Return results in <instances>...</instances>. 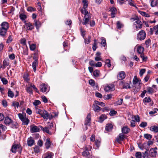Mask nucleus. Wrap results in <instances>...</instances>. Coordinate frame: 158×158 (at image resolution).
<instances>
[{
	"label": "nucleus",
	"mask_w": 158,
	"mask_h": 158,
	"mask_svg": "<svg viewBox=\"0 0 158 158\" xmlns=\"http://www.w3.org/2000/svg\"><path fill=\"white\" fill-rule=\"evenodd\" d=\"M144 50V48L141 46H139L137 48V52L140 55V56L142 58L143 61H146L147 58L146 56H144L143 53Z\"/></svg>",
	"instance_id": "obj_1"
},
{
	"label": "nucleus",
	"mask_w": 158,
	"mask_h": 158,
	"mask_svg": "<svg viewBox=\"0 0 158 158\" xmlns=\"http://www.w3.org/2000/svg\"><path fill=\"white\" fill-rule=\"evenodd\" d=\"M91 18V16L90 14H88L87 15H84L83 20L82 24L85 25L86 27H88Z\"/></svg>",
	"instance_id": "obj_2"
},
{
	"label": "nucleus",
	"mask_w": 158,
	"mask_h": 158,
	"mask_svg": "<svg viewBox=\"0 0 158 158\" xmlns=\"http://www.w3.org/2000/svg\"><path fill=\"white\" fill-rule=\"evenodd\" d=\"M146 35L145 31L143 30L140 31L137 35V39L142 40H144Z\"/></svg>",
	"instance_id": "obj_3"
},
{
	"label": "nucleus",
	"mask_w": 158,
	"mask_h": 158,
	"mask_svg": "<svg viewBox=\"0 0 158 158\" xmlns=\"http://www.w3.org/2000/svg\"><path fill=\"white\" fill-rule=\"evenodd\" d=\"M134 25L135 27L136 30L138 31L142 28L143 24L140 20H137L134 23Z\"/></svg>",
	"instance_id": "obj_4"
},
{
	"label": "nucleus",
	"mask_w": 158,
	"mask_h": 158,
	"mask_svg": "<svg viewBox=\"0 0 158 158\" xmlns=\"http://www.w3.org/2000/svg\"><path fill=\"white\" fill-rule=\"evenodd\" d=\"M53 125V124L52 123H51L50 125V127H45L44 128L41 126H39V127L41 128V129L43 130L44 132H45L51 135V133L49 131V129H51Z\"/></svg>",
	"instance_id": "obj_5"
},
{
	"label": "nucleus",
	"mask_w": 158,
	"mask_h": 158,
	"mask_svg": "<svg viewBox=\"0 0 158 158\" xmlns=\"http://www.w3.org/2000/svg\"><path fill=\"white\" fill-rule=\"evenodd\" d=\"M157 148L156 147L151 148L150 150V156L153 157H156L157 152Z\"/></svg>",
	"instance_id": "obj_6"
},
{
	"label": "nucleus",
	"mask_w": 158,
	"mask_h": 158,
	"mask_svg": "<svg viewBox=\"0 0 158 158\" xmlns=\"http://www.w3.org/2000/svg\"><path fill=\"white\" fill-rule=\"evenodd\" d=\"M41 91L43 92H48L49 90L48 86L45 84H42L40 86Z\"/></svg>",
	"instance_id": "obj_7"
},
{
	"label": "nucleus",
	"mask_w": 158,
	"mask_h": 158,
	"mask_svg": "<svg viewBox=\"0 0 158 158\" xmlns=\"http://www.w3.org/2000/svg\"><path fill=\"white\" fill-rule=\"evenodd\" d=\"M115 88L114 84H109L104 88V90L106 91H112L115 89Z\"/></svg>",
	"instance_id": "obj_8"
},
{
	"label": "nucleus",
	"mask_w": 158,
	"mask_h": 158,
	"mask_svg": "<svg viewBox=\"0 0 158 158\" xmlns=\"http://www.w3.org/2000/svg\"><path fill=\"white\" fill-rule=\"evenodd\" d=\"M44 119L47 120L49 118V114L48 112L45 110H43L42 113L40 114Z\"/></svg>",
	"instance_id": "obj_9"
},
{
	"label": "nucleus",
	"mask_w": 158,
	"mask_h": 158,
	"mask_svg": "<svg viewBox=\"0 0 158 158\" xmlns=\"http://www.w3.org/2000/svg\"><path fill=\"white\" fill-rule=\"evenodd\" d=\"M91 116L90 114H88L86 120L85 121L84 124L85 126H89L91 123Z\"/></svg>",
	"instance_id": "obj_10"
},
{
	"label": "nucleus",
	"mask_w": 158,
	"mask_h": 158,
	"mask_svg": "<svg viewBox=\"0 0 158 158\" xmlns=\"http://www.w3.org/2000/svg\"><path fill=\"white\" fill-rule=\"evenodd\" d=\"M126 77V74L124 72H119L117 76V77L119 80H122L124 79Z\"/></svg>",
	"instance_id": "obj_11"
},
{
	"label": "nucleus",
	"mask_w": 158,
	"mask_h": 158,
	"mask_svg": "<svg viewBox=\"0 0 158 158\" xmlns=\"http://www.w3.org/2000/svg\"><path fill=\"white\" fill-rule=\"evenodd\" d=\"M124 138V135L123 133L119 134L118 136L116 138V141L119 143H121V141H123Z\"/></svg>",
	"instance_id": "obj_12"
},
{
	"label": "nucleus",
	"mask_w": 158,
	"mask_h": 158,
	"mask_svg": "<svg viewBox=\"0 0 158 158\" xmlns=\"http://www.w3.org/2000/svg\"><path fill=\"white\" fill-rule=\"evenodd\" d=\"M38 127L36 126H31L30 127V131L31 133L36 132L39 131Z\"/></svg>",
	"instance_id": "obj_13"
},
{
	"label": "nucleus",
	"mask_w": 158,
	"mask_h": 158,
	"mask_svg": "<svg viewBox=\"0 0 158 158\" xmlns=\"http://www.w3.org/2000/svg\"><path fill=\"white\" fill-rule=\"evenodd\" d=\"M1 28L6 29L7 30L9 27V25L8 23L6 22H2L1 25Z\"/></svg>",
	"instance_id": "obj_14"
},
{
	"label": "nucleus",
	"mask_w": 158,
	"mask_h": 158,
	"mask_svg": "<svg viewBox=\"0 0 158 158\" xmlns=\"http://www.w3.org/2000/svg\"><path fill=\"white\" fill-rule=\"evenodd\" d=\"M135 156L137 158H145V156L144 153H141L140 152H137L135 154Z\"/></svg>",
	"instance_id": "obj_15"
},
{
	"label": "nucleus",
	"mask_w": 158,
	"mask_h": 158,
	"mask_svg": "<svg viewBox=\"0 0 158 158\" xmlns=\"http://www.w3.org/2000/svg\"><path fill=\"white\" fill-rule=\"evenodd\" d=\"M25 26L27 30H31L33 28V25L29 22L25 23Z\"/></svg>",
	"instance_id": "obj_16"
},
{
	"label": "nucleus",
	"mask_w": 158,
	"mask_h": 158,
	"mask_svg": "<svg viewBox=\"0 0 158 158\" xmlns=\"http://www.w3.org/2000/svg\"><path fill=\"white\" fill-rule=\"evenodd\" d=\"M53 154L50 152H48L45 153L44 155V158H52V157L53 156Z\"/></svg>",
	"instance_id": "obj_17"
},
{
	"label": "nucleus",
	"mask_w": 158,
	"mask_h": 158,
	"mask_svg": "<svg viewBox=\"0 0 158 158\" xmlns=\"http://www.w3.org/2000/svg\"><path fill=\"white\" fill-rule=\"evenodd\" d=\"M133 83L134 84H140L141 83V81L138 78L137 76H135L133 81Z\"/></svg>",
	"instance_id": "obj_18"
},
{
	"label": "nucleus",
	"mask_w": 158,
	"mask_h": 158,
	"mask_svg": "<svg viewBox=\"0 0 158 158\" xmlns=\"http://www.w3.org/2000/svg\"><path fill=\"white\" fill-rule=\"evenodd\" d=\"M93 110L95 112H98L102 110V108L95 104L93 105Z\"/></svg>",
	"instance_id": "obj_19"
},
{
	"label": "nucleus",
	"mask_w": 158,
	"mask_h": 158,
	"mask_svg": "<svg viewBox=\"0 0 158 158\" xmlns=\"http://www.w3.org/2000/svg\"><path fill=\"white\" fill-rule=\"evenodd\" d=\"M12 120L9 117L7 116L5 118L4 120V123L6 125H9L12 122Z\"/></svg>",
	"instance_id": "obj_20"
},
{
	"label": "nucleus",
	"mask_w": 158,
	"mask_h": 158,
	"mask_svg": "<svg viewBox=\"0 0 158 158\" xmlns=\"http://www.w3.org/2000/svg\"><path fill=\"white\" fill-rule=\"evenodd\" d=\"M35 142L34 140L31 137L29 138L27 140V143L29 146H31Z\"/></svg>",
	"instance_id": "obj_21"
},
{
	"label": "nucleus",
	"mask_w": 158,
	"mask_h": 158,
	"mask_svg": "<svg viewBox=\"0 0 158 158\" xmlns=\"http://www.w3.org/2000/svg\"><path fill=\"white\" fill-rule=\"evenodd\" d=\"M9 60H8L5 59L3 62V65H1V68L2 69H5L6 66H8L9 64Z\"/></svg>",
	"instance_id": "obj_22"
},
{
	"label": "nucleus",
	"mask_w": 158,
	"mask_h": 158,
	"mask_svg": "<svg viewBox=\"0 0 158 158\" xmlns=\"http://www.w3.org/2000/svg\"><path fill=\"white\" fill-rule=\"evenodd\" d=\"M101 53L99 52H97L96 54V57L95 58V60L96 61H98L102 60V58L100 56Z\"/></svg>",
	"instance_id": "obj_23"
},
{
	"label": "nucleus",
	"mask_w": 158,
	"mask_h": 158,
	"mask_svg": "<svg viewBox=\"0 0 158 158\" xmlns=\"http://www.w3.org/2000/svg\"><path fill=\"white\" fill-rule=\"evenodd\" d=\"M110 11L111 12V15L112 18L115 17V15L116 11V9L114 7L111 8L110 10Z\"/></svg>",
	"instance_id": "obj_24"
},
{
	"label": "nucleus",
	"mask_w": 158,
	"mask_h": 158,
	"mask_svg": "<svg viewBox=\"0 0 158 158\" xmlns=\"http://www.w3.org/2000/svg\"><path fill=\"white\" fill-rule=\"evenodd\" d=\"M7 30L6 29L0 28V35L3 37L5 36Z\"/></svg>",
	"instance_id": "obj_25"
},
{
	"label": "nucleus",
	"mask_w": 158,
	"mask_h": 158,
	"mask_svg": "<svg viewBox=\"0 0 158 158\" xmlns=\"http://www.w3.org/2000/svg\"><path fill=\"white\" fill-rule=\"evenodd\" d=\"M130 130V129L127 127H124L122 128V132L127 134L129 132Z\"/></svg>",
	"instance_id": "obj_26"
},
{
	"label": "nucleus",
	"mask_w": 158,
	"mask_h": 158,
	"mask_svg": "<svg viewBox=\"0 0 158 158\" xmlns=\"http://www.w3.org/2000/svg\"><path fill=\"white\" fill-rule=\"evenodd\" d=\"M138 12L143 16H145L146 17H150V15L148 13H147L144 11L139 10Z\"/></svg>",
	"instance_id": "obj_27"
},
{
	"label": "nucleus",
	"mask_w": 158,
	"mask_h": 158,
	"mask_svg": "<svg viewBox=\"0 0 158 158\" xmlns=\"http://www.w3.org/2000/svg\"><path fill=\"white\" fill-rule=\"evenodd\" d=\"M19 145H18L15 144L13 145L11 149V151L13 153H15L16 152V150L17 148H18Z\"/></svg>",
	"instance_id": "obj_28"
},
{
	"label": "nucleus",
	"mask_w": 158,
	"mask_h": 158,
	"mask_svg": "<svg viewBox=\"0 0 158 158\" xmlns=\"http://www.w3.org/2000/svg\"><path fill=\"white\" fill-rule=\"evenodd\" d=\"M113 128V125L111 124H107L106 127V130L108 131H110Z\"/></svg>",
	"instance_id": "obj_29"
},
{
	"label": "nucleus",
	"mask_w": 158,
	"mask_h": 158,
	"mask_svg": "<svg viewBox=\"0 0 158 158\" xmlns=\"http://www.w3.org/2000/svg\"><path fill=\"white\" fill-rule=\"evenodd\" d=\"M131 83V82L130 81L126 82L123 84V88L126 89L130 88L131 87L129 84Z\"/></svg>",
	"instance_id": "obj_30"
},
{
	"label": "nucleus",
	"mask_w": 158,
	"mask_h": 158,
	"mask_svg": "<svg viewBox=\"0 0 158 158\" xmlns=\"http://www.w3.org/2000/svg\"><path fill=\"white\" fill-rule=\"evenodd\" d=\"M38 65V62H33L32 63V67L34 71L35 72L36 69V67Z\"/></svg>",
	"instance_id": "obj_31"
},
{
	"label": "nucleus",
	"mask_w": 158,
	"mask_h": 158,
	"mask_svg": "<svg viewBox=\"0 0 158 158\" xmlns=\"http://www.w3.org/2000/svg\"><path fill=\"white\" fill-rule=\"evenodd\" d=\"M150 130L156 133L158 132V127L155 126H152L150 127Z\"/></svg>",
	"instance_id": "obj_32"
},
{
	"label": "nucleus",
	"mask_w": 158,
	"mask_h": 158,
	"mask_svg": "<svg viewBox=\"0 0 158 158\" xmlns=\"http://www.w3.org/2000/svg\"><path fill=\"white\" fill-rule=\"evenodd\" d=\"M35 25L37 29H38L41 26V23L39 21L35 20L34 21Z\"/></svg>",
	"instance_id": "obj_33"
},
{
	"label": "nucleus",
	"mask_w": 158,
	"mask_h": 158,
	"mask_svg": "<svg viewBox=\"0 0 158 158\" xmlns=\"http://www.w3.org/2000/svg\"><path fill=\"white\" fill-rule=\"evenodd\" d=\"M107 118L105 114H102L99 118V122H102Z\"/></svg>",
	"instance_id": "obj_34"
},
{
	"label": "nucleus",
	"mask_w": 158,
	"mask_h": 158,
	"mask_svg": "<svg viewBox=\"0 0 158 158\" xmlns=\"http://www.w3.org/2000/svg\"><path fill=\"white\" fill-rule=\"evenodd\" d=\"M116 26L118 29L120 30L123 27V25L120 21H118L116 23Z\"/></svg>",
	"instance_id": "obj_35"
},
{
	"label": "nucleus",
	"mask_w": 158,
	"mask_h": 158,
	"mask_svg": "<svg viewBox=\"0 0 158 158\" xmlns=\"http://www.w3.org/2000/svg\"><path fill=\"white\" fill-rule=\"evenodd\" d=\"M158 3V0H152L151 3V6L152 7L156 6Z\"/></svg>",
	"instance_id": "obj_36"
},
{
	"label": "nucleus",
	"mask_w": 158,
	"mask_h": 158,
	"mask_svg": "<svg viewBox=\"0 0 158 158\" xmlns=\"http://www.w3.org/2000/svg\"><path fill=\"white\" fill-rule=\"evenodd\" d=\"M87 8H84V7L83 8L81 9V13L85 15H87L88 14H89L88 11H87Z\"/></svg>",
	"instance_id": "obj_37"
},
{
	"label": "nucleus",
	"mask_w": 158,
	"mask_h": 158,
	"mask_svg": "<svg viewBox=\"0 0 158 158\" xmlns=\"http://www.w3.org/2000/svg\"><path fill=\"white\" fill-rule=\"evenodd\" d=\"M128 4L131 6L135 7L136 4L135 3L134 1L132 0H127Z\"/></svg>",
	"instance_id": "obj_38"
},
{
	"label": "nucleus",
	"mask_w": 158,
	"mask_h": 158,
	"mask_svg": "<svg viewBox=\"0 0 158 158\" xmlns=\"http://www.w3.org/2000/svg\"><path fill=\"white\" fill-rule=\"evenodd\" d=\"M45 145L46 148L48 149L50 147L51 145V142L49 139H46V142L45 143Z\"/></svg>",
	"instance_id": "obj_39"
},
{
	"label": "nucleus",
	"mask_w": 158,
	"mask_h": 158,
	"mask_svg": "<svg viewBox=\"0 0 158 158\" xmlns=\"http://www.w3.org/2000/svg\"><path fill=\"white\" fill-rule=\"evenodd\" d=\"M95 103L96 104L98 105H99L101 106L104 107L105 106V104L104 103L101 102H98L97 101H95Z\"/></svg>",
	"instance_id": "obj_40"
},
{
	"label": "nucleus",
	"mask_w": 158,
	"mask_h": 158,
	"mask_svg": "<svg viewBox=\"0 0 158 158\" xmlns=\"http://www.w3.org/2000/svg\"><path fill=\"white\" fill-rule=\"evenodd\" d=\"M22 121L23 122V124L27 125L29 122V120L27 118L25 117L24 118V120H23Z\"/></svg>",
	"instance_id": "obj_41"
},
{
	"label": "nucleus",
	"mask_w": 158,
	"mask_h": 158,
	"mask_svg": "<svg viewBox=\"0 0 158 158\" xmlns=\"http://www.w3.org/2000/svg\"><path fill=\"white\" fill-rule=\"evenodd\" d=\"M101 39L102 40V41L101 42V44L103 47H105L106 44V40L105 38H103V37H102L101 38Z\"/></svg>",
	"instance_id": "obj_42"
},
{
	"label": "nucleus",
	"mask_w": 158,
	"mask_h": 158,
	"mask_svg": "<svg viewBox=\"0 0 158 158\" xmlns=\"http://www.w3.org/2000/svg\"><path fill=\"white\" fill-rule=\"evenodd\" d=\"M97 40H94V43L93 45L92 48L94 51H95L96 50L97 48Z\"/></svg>",
	"instance_id": "obj_43"
},
{
	"label": "nucleus",
	"mask_w": 158,
	"mask_h": 158,
	"mask_svg": "<svg viewBox=\"0 0 158 158\" xmlns=\"http://www.w3.org/2000/svg\"><path fill=\"white\" fill-rule=\"evenodd\" d=\"M147 92L149 94H152L154 92V89L151 87H148L147 88Z\"/></svg>",
	"instance_id": "obj_44"
},
{
	"label": "nucleus",
	"mask_w": 158,
	"mask_h": 158,
	"mask_svg": "<svg viewBox=\"0 0 158 158\" xmlns=\"http://www.w3.org/2000/svg\"><path fill=\"white\" fill-rule=\"evenodd\" d=\"M82 2L83 3L84 8H87L88 6V2L86 0H82Z\"/></svg>",
	"instance_id": "obj_45"
},
{
	"label": "nucleus",
	"mask_w": 158,
	"mask_h": 158,
	"mask_svg": "<svg viewBox=\"0 0 158 158\" xmlns=\"http://www.w3.org/2000/svg\"><path fill=\"white\" fill-rule=\"evenodd\" d=\"M100 71L98 70H96L93 72L94 76L96 77H98L99 76Z\"/></svg>",
	"instance_id": "obj_46"
},
{
	"label": "nucleus",
	"mask_w": 158,
	"mask_h": 158,
	"mask_svg": "<svg viewBox=\"0 0 158 158\" xmlns=\"http://www.w3.org/2000/svg\"><path fill=\"white\" fill-rule=\"evenodd\" d=\"M19 18L22 20H23L26 19L27 16L24 14L21 13L19 15Z\"/></svg>",
	"instance_id": "obj_47"
},
{
	"label": "nucleus",
	"mask_w": 158,
	"mask_h": 158,
	"mask_svg": "<svg viewBox=\"0 0 158 158\" xmlns=\"http://www.w3.org/2000/svg\"><path fill=\"white\" fill-rule=\"evenodd\" d=\"M8 97L11 98H12L14 97V94L12 92L11 90L10 89H8Z\"/></svg>",
	"instance_id": "obj_48"
},
{
	"label": "nucleus",
	"mask_w": 158,
	"mask_h": 158,
	"mask_svg": "<svg viewBox=\"0 0 158 158\" xmlns=\"http://www.w3.org/2000/svg\"><path fill=\"white\" fill-rule=\"evenodd\" d=\"M112 95L111 94H107L104 96V98L105 100H109L111 99L112 98Z\"/></svg>",
	"instance_id": "obj_49"
},
{
	"label": "nucleus",
	"mask_w": 158,
	"mask_h": 158,
	"mask_svg": "<svg viewBox=\"0 0 158 158\" xmlns=\"http://www.w3.org/2000/svg\"><path fill=\"white\" fill-rule=\"evenodd\" d=\"M11 127L13 128H16L18 127V123L15 122H13L11 123Z\"/></svg>",
	"instance_id": "obj_50"
},
{
	"label": "nucleus",
	"mask_w": 158,
	"mask_h": 158,
	"mask_svg": "<svg viewBox=\"0 0 158 158\" xmlns=\"http://www.w3.org/2000/svg\"><path fill=\"white\" fill-rule=\"evenodd\" d=\"M26 90L27 92L29 93L30 94H32L33 93L32 90L30 86L27 88Z\"/></svg>",
	"instance_id": "obj_51"
},
{
	"label": "nucleus",
	"mask_w": 158,
	"mask_h": 158,
	"mask_svg": "<svg viewBox=\"0 0 158 158\" xmlns=\"http://www.w3.org/2000/svg\"><path fill=\"white\" fill-rule=\"evenodd\" d=\"M19 106V103L17 102H13L12 103V106H14L15 107L18 108Z\"/></svg>",
	"instance_id": "obj_52"
},
{
	"label": "nucleus",
	"mask_w": 158,
	"mask_h": 158,
	"mask_svg": "<svg viewBox=\"0 0 158 158\" xmlns=\"http://www.w3.org/2000/svg\"><path fill=\"white\" fill-rule=\"evenodd\" d=\"M28 75L27 73H25L23 75V78L25 81H28L29 79L28 78Z\"/></svg>",
	"instance_id": "obj_53"
},
{
	"label": "nucleus",
	"mask_w": 158,
	"mask_h": 158,
	"mask_svg": "<svg viewBox=\"0 0 158 158\" xmlns=\"http://www.w3.org/2000/svg\"><path fill=\"white\" fill-rule=\"evenodd\" d=\"M91 38L90 36H88L87 38L85 39V44H88L90 42V40Z\"/></svg>",
	"instance_id": "obj_54"
},
{
	"label": "nucleus",
	"mask_w": 158,
	"mask_h": 158,
	"mask_svg": "<svg viewBox=\"0 0 158 158\" xmlns=\"http://www.w3.org/2000/svg\"><path fill=\"white\" fill-rule=\"evenodd\" d=\"M89 151H85L82 152V155L84 156L87 157L89 155Z\"/></svg>",
	"instance_id": "obj_55"
},
{
	"label": "nucleus",
	"mask_w": 158,
	"mask_h": 158,
	"mask_svg": "<svg viewBox=\"0 0 158 158\" xmlns=\"http://www.w3.org/2000/svg\"><path fill=\"white\" fill-rule=\"evenodd\" d=\"M105 64H107L108 68L110 67L111 66L110 64V60L109 59H106V60Z\"/></svg>",
	"instance_id": "obj_56"
},
{
	"label": "nucleus",
	"mask_w": 158,
	"mask_h": 158,
	"mask_svg": "<svg viewBox=\"0 0 158 158\" xmlns=\"http://www.w3.org/2000/svg\"><path fill=\"white\" fill-rule=\"evenodd\" d=\"M144 137L148 139H150L152 138V135H151L145 134L144 135Z\"/></svg>",
	"instance_id": "obj_57"
},
{
	"label": "nucleus",
	"mask_w": 158,
	"mask_h": 158,
	"mask_svg": "<svg viewBox=\"0 0 158 158\" xmlns=\"http://www.w3.org/2000/svg\"><path fill=\"white\" fill-rule=\"evenodd\" d=\"M18 116H19V118L22 121L23 120H24V118H25L26 117H25L24 116L23 114H21V113H19L18 114Z\"/></svg>",
	"instance_id": "obj_58"
},
{
	"label": "nucleus",
	"mask_w": 158,
	"mask_h": 158,
	"mask_svg": "<svg viewBox=\"0 0 158 158\" xmlns=\"http://www.w3.org/2000/svg\"><path fill=\"white\" fill-rule=\"evenodd\" d=\"M151 43V40L150 39H148L145 41V44L146 46L147 47H148L149 45V44Z\"/></svg>",
	"instance_id": "obj_59"
},
{
	"label": "nucleus",
	"mask_w": 158,
	"mask_h": 158,
	"mask_svg": "<svg viewBox=\"0 0 158 158\" xmlns=\"http://www.w3.org/2000/svg\"><path fill=\"white\" fill-rule=\"evenodd\" d=\"M135 126V120H132L131 121L130 126L131 127H133Z\"/></svg>",
	"instance_id": "obj_60"
},
{
	"label": "nucleus",
	"mask_w": 158,
	"mask_h": 158,
	"mask_svg": "<svg viewBox=\"0 0 158 158\" xmlns=\"http://www.w3.org/2000/svg\"><path fill=\"white\" fill-rule=\"evenodd\" d=\"M146 70L145 69H142L140 70L139 71V75L140 76L142 77L143 74L145 73Z\"/></svg>",
	"instance_id": "obj_61"
},
{
	"label": "nucleus",
	"mask_w": 158,
	"mask_h": 158,
	"mask_svg": "<svg viewBox=\"0 0 158 158\" xmlns=\"http://www.w3.org/2000/svg\"><path fill=\"white\" fill-rule=\"evenodd\" d=\"M40 148L38 146H36L34 148V151L35 152L38 153L40 152Z\"/></svg>",
	"instance_id": "obj_62"
},
{
	"label": "nucleus",
	"mask_w": 158,
	"mask_h": 158,
	"mask_svg": "<svg viewBox=\"0 0 158 158\" xmlns=\"http://www.w3.org/2000/svg\"><path fill=\"white\" fill-rule=\"evenodd\" d=\"M147 126V123L146 122H142L140 125L139 126L142 127H146Z\"/></svg>",
	"instance_id": "obj_63"
},
{
	"label": "nucleus",
	"mask_w": 158,
	"mask_h": 158,
	"mask_svg": "<svg viewBox=\"0 0 158 158\" xmlns=\"http://www.w3.org/2000/svg\"><path fill=\"white\" fill-rule=\"evenodd\" d=\"M30 48L31 50L33 51L36 48V45L34 44H32L30 46Z\"/></svg>",
	"instance_id": "obj_64"
}]
</instances>
